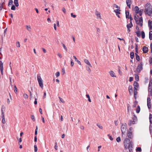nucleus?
Instances as JSON below:
<instances>
[{"mask_svg":"<svg viewBox=\"0 0 152 152\" xmlns=\"http://www.w3.org/2000/svg\"><path fill=\"white\" fill-rule=\"evenodd\" d=\"M124 144L126 149H128L130 152H133V144L132 141L128 138H126L124 141Z\"/></svg>","mask_w":152,"mask_h":152,"instance_id":"obj_1","label":"nucleus"},{"mask_svg":"<svg viewBox=\"0 0 152 152\" xmlns=\"http://www.w3.org/2000/svg\"><path fill=\"white\" fill-rule=\"evenodd\" d=\"M146 14L149 16H152V7L149 3H147L145 6V11H144Z\"/></svg>","mask_w":152,"mask_h":152,"instance_id":"obj_2","label":"nucleus"},{"mask_svg":"<svg viewBox=\"0 0 152 152\" xmlns=\"http://www.w3.org/2000/svg\"><path fill=\"white\" fill-rule=\"evenodd\" d=\"M37 79L40 86L42 88L43 87V80L41 78L40 75H37Z\"/></svg>","mask_w":152,"mask_h":152,"instance_id":"obj_3","label":"nucleus"},{"mask_svg":"<svg viewBox=\"0 0 152 152\" xmlns=\"http://www.w3.org/2000/svg\"><path fill=\"white\" fill-rule=\"evenodd\" d=\"M127 129V125L126 123L123 124L121 127L122 134H123L125 133Z\"/></svg>","mask_w":152,"mask_h":152,"instance_id":"obj_4","label":"nucleus"},{"mask_svg":"<svg viewBox=\"0 0 152 152\" xmlns=\"http://www.w3.org/2000/svg\"><path fill=\"white\" fill-rule=\"evenodd\" d=\"M142 66L143 63L142 62L140 63V64H139L138 65L137 68V72L138 73L140 72L141 71L142 69Z\"/></svg>","mask_w":152,"mask_h":152,"instance_id":"obj_5","label":"nucleus"},{"mask_svg":"<svg viewBox=\"0 0 152 152\" xmlns=\"http://www.w3.org/2000/svg\"><path fill=\"white\" fill-rule=\"evenodd\" d=\"M147 106L148 109H150L151 107V99L150 97L147 98Z\"/></svg>","mask_w":152,"mask_h":152,"instance_id":"obj_6","label":"nucleus"},{"mask_svg":"<svg viewBox=\"0 0 152 152\" xmlns=\"http://www.w3.org/2000/svg\"><path fill=\"white\" fill-rule=\"evenodd\" d=\"M127 136L129 138H132L133 137V132H127Z\"/></svg>","mask_w":152,"mask_h":152,"instance_id":"obj_7","label":"nucleus"},{"mask_svg":"<svg viewBox=\"0 0 152 152\" xmlns=\"http://www.w3.org/2000/svg\"><path fill=\"white\" fill-rule=\"evenodd\" d=\"M142 50L144 53H146L148 51V48L147 47L144 46L143 47Z\"/></svg>","mask_w":152,"mask_h":152,"instance_id":"obj_8","label":"nucleus"},{"mask_svg":"<svg viewBox=\"0 0 152 152\" xmlns=\"http://www.w3.org/2000/svg\"><path fill=\"white\" fill-rule=\"evenodd\" d=\"M148 25L150 29L152 30V21L149 20L148 21Z\"/></svg>","mask_w":152,"mask_h":152,"instance_id":"obj_9","label":"nucleus"},{"mask_svg":"<svg viewBox=\"0 0 152 152\" xmlns=\"http://www.w3.org/2000/svg\"><path fill=\"white\" fill-rule=\"evenodd\" d=\"M151 89H152V80H151V79H150L148 86V91H149V90Z\"/></svg>","mask_w":152,"mask_h":152,"instance_id":"obj_10","label":"nucleus"},{"mask_svg":"<svg viewBox=\"0 0 152 152\" xmlns=\"http://www.w3.org/2000/svg\"><path fill=\"white\" fill-rule=\"evenodd\" d=\"M134 10L136 13L137 14L139 13V8L137 6H136L134 8Z\"/></svg>","mask_w":152,"mask_h":152,"instance_id":"obj_11","label":"nucleus"},{"mask_svg":"<svg viewBox=\"0 0 152 152\" xmlns=\"http://www.w3.org/2000/svg\"><path fill=\"white\" fill-rule=\"evenodd\" d=\"M133 25L132 23V21H131L130 23L128 24H127L126 25V27L128 29H129L130 28H131Z\"/></svg>","mask_w":152,"mask_h":152,"instance_id":"obj_12","label":"nucleus"},{"mask_svg":"<svg viewBox=\"0 0 152 152\" xmlns=\"http://www.w3.org/2000/svg\"><path fill=\"white\" fill-rule=\"evenodd\" d=\"M129 93L131 94V93H132L133 91L132 89V86H129Z\"/></svg>","mask_w":152,"mask_h":152,"instance_id":"obj_13","label":"nucleus"},{"mask_svg":"<svg viewBox=\"0 0 152 152\" xmlns=\"http://www.w3.org/2000/svg\"><path fill=\"white\" fill-rule=\"evenodd\" d=\"M84 62L86 64L92 67V66L88 60L85 59L84 60Z\"/></svg>","mask_w":152,"mask_h":152,"instance_id":"obj_14","label":"nucleus"},{"mask_svg":"<svg viewBox=\"0 0 152 152\" xmlns=\"http://www.w3.org/2000/svg\"><path fill=\"white\" fill-rule=\"evenodd\" d=\"M110 76L112 77H116V76L115 75L114 72L113 71H110L109 72Z\"/></svg>","mask_w":152,"mask_h":152,"instance_id":"obj_15","label":"nucleus"},{"mask_svg":"<svg viewBox=\"0 0 152 152\" xmlns=\"http://www.w3.org/2000/svg\"><path fill=\"white\" fill-rule=\"evenodd\" d=\"M126 17V18H129V11L125 10Z\"/></svg>","mask_w":152,"mask_h":152,"instance_id":"obj_16","label":"nucleus"},{"mask_svg":"<svg viewBox=\"0 0 152 152\" xmlns=\"http://www.w3.org/2000/svg\"><path fill=\"white\" fill-rule=\"evenodd\" d=\"M133 85L134 86V88H138V87L139 86L138 83L136 81L134 82Z\"/></svg>","mask_w":152,"mask_h":152,"instance_id":"obj_17","label":"nucleus"},{"mask_svg":"<svg viewBox=\"0 0 152 152\" xmlns=\"http://www.w3.org/2000/svg\"><path fill=\"white\" fill-rule=\"evenodd\" d=\"M137 88H134V96H136L137 94Z\"/></svg>","mask_w":152,"mask_h":152,"instance_id":"obj_18","label":"nucleus"},{"mask_svg":"<svg viewBox=\"0 0 152 152\" xmlns=\"http://www.w3.org/2000/svg\"><path fill=\"white\" fill-rule=\"evenodd\" d=\"M14 3L16 7H18L19 6V3L18 0H14Z\"/></svg>","mask_w":152,"mask_h":152,"instance_id":"obj_19","label":"nucleus"},{"mask_svg":"<svg viewBox=\"0 0 152 152\" xmlns=\"http://www.w3.org/2000/svg\"><path fill=\"white\" fill-rule=\"evenodd\" d=\"M149 121L150 124H152V114H150L149 117Z\"/></svg>","mask_w":152,"mask_h":152,"instance_id":"obj_20","label":"nucleus"},{"mask_svg":"<svg viewBox=\"0 0 152 152\" xmlns=\"http://www.w3.org/2000/svg\"><path fill=\"white\" fill-rule=\"evenodd\" d=\"M149 38L150 40H152V31H150L149 33Z\"/></svg>","mask_w":152,"mask_h":152,"instance_id":"obj_21","label":"nucleus"},{"mask_svg":"<svg viewBox=\"0 0 152 152\" xmlns=\"http://www.w3.org/2000/svg\"><path fill=\"white\" fill-rule=\"evenodd\" d=\"M3 69V63L1 61H0V69Z\"/></svg>","mask_w":152,"mask_h":152,"instance_id":"obj_22","label":"nucleus"},{"mask_svg":"<svg viewBox=\"0 0 152 152\" xmlns=\"http://www.w3.org/2000/svg\"><path fill=\"white\" fill-rule=\"evenodd\" d=\"M140 106L139 105H138L137 107V108L136 110V113H138L140 111Z\"/></svg>","mask_w":152,"mask_h":152,"instance_id":"obj_23","label":"nucleus"},{"mask_svg":"<svg viewBox=\"0 0 152 152\" xmlns=\"http://www.w3.org/2000/svg\"><path fill=\"white\" fill-rule=\"evenodd\" d=\"M121 10L119 9H116L115 10H114V11L116 13V14H120V11Z\"/></svg>","mask_w":152,"mask_h":152,"instance_id":"obj_24","label":"nucleus"},{"mask_svg":"<svg viewBox=\"0 0 152 152\" xmlns=\"http://www.w3.org/2000/svg\"><path fill=\"white\" fill-rule=\"evenodd\" d=\"M136 55V59L138 61H139L140 60V58L139 55L137 54V53H135Z\"/></svg>","mask_w":152,"mask_h":152,"instance_id":"obj_25","label":"nucleus"},{"mask_svg":"<svg viewBox=\"0 0 152 152\" xmlns=\"http://www.w3.org/2000/svg\"><path fill=\"white\" fill-rule=\"evenodd\" d=\"M135 33L136 34L137 36L138 37H140L141 36V34L140 31H136L135 32Z\"/></svg>","mask_w":152,"mask_h":152,"instance_id":"obj_26","label":"nucleus"},{"mask_svg":"<svg viewBox=\"0 0 152 152\" xmlns=\"http://www.w3.org/2000/svg\"><path fill=\"white\" fill-rule=\"evenodd\" d=\"M139 18V20H140V21H141V23L140 24V26H142L143 25V19H142V17H140V18Z\"/></svg>","mask_w":152,"mask_h":152,"instance_id":"obj_27","label":"nucleus"},{"mask_svg":"<svg viewBox=\"0 0 152 152\" xmlns=\"http://www.w3.org/2000/svg\"><path fill=\"white\" fill-rule=\"evenodd\" d=\"M126 3L127 4H131L132 3V0H126Z\"/></svg>","mask_w":152,"mask_h":152,"instance_id":"obj_28","label":"nucleus"},{"mask_svg":"<svg viewBox=\"0 0 152 152\" xmlns=\"http://www.w3.org/2000/svg\"><path fill=\"white\" fill-rule=\"evenodd\" d=\"M14 92L15 93H17L18 92V89L15 86V85H14Z\"/></svg>","mask_w":152,"mask_h":152,"instance_id":"obj_29","label":"nucleus"},{"mask_svg":"<svg viewBox=\"0 0 152 152\" xmlns=\"http://www.w3.org/2000/svg\"><path fill=\"white\" fill-rule=\"evenodd\" d=\"M130 58L131 59H133L134 58V53L133 52H132L130 53Z\"/></svg>","mask_w":152,"mask_h":152,"instance_id":"obj_30","label":"nucleus"},{"mask_svg":"<svg viewBox=\"0 0 152 152\" xmlns=\"http://www.w3.org/2000/svg\"><path fill=\"white\" fill-rule=\"evenodd\" d=\"M135 78L136 81H138L139 80V77L137 74L135 75Z\"/></svg>","mask_w":152,"mask_h":152,"instance_id":"obj_31","label":"nucleus"},{"mask_svg":"<svg viewBox=\"0 0 152 152\" xmlns=\"http://www.w3.org/2000/svg\"><path fill=\"white\" fill-rule=\"evenodd\" d=\"M142 37V39H144L145 37V34L144 32L142 31L141 32Z\"/></svg>","mask_w":152,"mask_h":152,"instance_id":"obj_32","label":"nucleus"},{"mask_svg":"<svg viewBox=\"0 0 152 152\" xmlns=\"http://www.w3.org/2000/svg\"><path fill=\"white\" fill-rule=\"evenodd\" d=\"M136 53L137 54L138 53V45L137 44H136L135 48Z\"/></svg>","mask_w":152,"mask_h":152,"instance_id":"obj_33","label":"nucleus"},{"mask_svg":"<svg viewBox=\"0 0 152 152\" xmlns=\"http://www.w3.org/2000/svg\"><path fill=\"white\" fill-rule=\"evenodd\" d=\"M34 151L35 152H37V148L36 145L35 144L34 146Z\"/></svg>","mask_w":152,"mask_h":152,"instance_id":"obj_34","label":"nucleus"},{"mask_svg":"<svg viewBox=\"0 0 152 152\" xmlns=\"http://www.w3.org/2000/svg\"><path fill=\"white\" fill-rule=\"evenodd\" d=\"M136 150L137 151L141 152L142 151V149L140 147H138L137 148Z\"/></svg>","mask_w":152,"mask_h":152,"instance_id":"obj_35","label":"nucleus"},{"mask_svg":"<svg viewBox=\"0 0 152 152\" xmlns=\"http://www.w3.org/2000/svg\"><path fill=\"white\" fill-rule=\"evenodd\" d=\"M61 44H62L63 47L64 49H65L66 51H67V48L66 47V46L65 45L64 43H61Z\"/></svg>","mask_w":152,"mask_h":152,"instance_id":"obj_36","label":"nucleus"},{"mask_svg":"<svg viewBox=\"0 0 152 152\" xmlns=\"http://www.w3.org/2000/svg\"><path fill=\"white\" fill-rule=\"evenodd\" d=\"M138 102L137 101H135L134 102V104L133 105V107H136L137 104Z\"/></svg>","mask_w":152,"mask_h":152,"instance_id":"obj_37","label":"nucleus"},{"mask_svg":"<svg viewBox=\"0 0 152 152\" xmlns=\"http://www.w3.org/2000/svg\"><path fill=\"white\" fill-rule=\"evenodd\" d=\"M23 96L25 99H27L28 98V95L26 94H23Z\"/></svg>","mask_w":152,"mask_h":152,"instance_id":"obj_38","label":"nucleus"},{"mask_svg":"<svg viewBox=\"0 0 152 152\" xmlns=\"http://www.w3.org/2000/svg\"><path fill=\"white\" fill-rule=\"evenodd\" d=\"M27 29L28 31H30L31 30V26H26Z\"/></svg>","mask_w":152,"mask_h":152,"instance_id":"obj_39","label":"nucleus"},{"mask_svg":"<svg viewBox=\"0 0 152 152\" xmlns=\"http://www.w3.org/2000/svg\"><path fill=\"white\" fill-rule=\"evenodd\" d=\"M136 23L138 25H140V24L141 23V21H140V20H137V21H135Z\"/></svg>","mask_w":152,"mask_h":152,"instance_id":"obj_40","label":"nucleus"},{"mask_svg":"<svg viewBox=\"0 0 152 152\" xmlns=\"http://www.w3.org/2000/svg\"><path fill=\"white\" fill-rule=\"evenodd\" d=\"M15 9H16V7H15V6L14 5H13L12 6V7H11V10H15Z\"/></svg>","mask_w":152,"mask_h":152,"instance_id":"obj_41","label":"nucleus"},{"mask_svg":"<svg viewBox=\"0 0 152 152\" xmlns=\"http://www.w3.org/2000/svg\"><path fill=\"white\" fill-rule=\"evenodd\" d=\"M5 107L4 106H3L1 109V113L3 112H4V111H5Z\"/></svg>","mask_w":152,"mask_h":152,"instance_id":"obj_42","label":"nucleus"},{"mask_svg":"<svg viewBox=\"0 0 152 152\" xmlns=\"http://www.w3.org/2000/svg\"><path fill=\"white\" fill-rule=\"evenodd\" d=\"M13 3V1L12 0H10L9 1L8 6L12 5Z\"/></svg>","mask_w":152,"mask_h":152,"instance_id":"obj_43","label":"nucleus"},{"mask_svg":"<svg viewBox=\"0 0 152 152\" xmlns=\"http://www.w3.org/2000/svg\"><path fill=\"white\" fill-rule=\"evenodd\" d=\"M139 18V16H137V17L136 15H135L134 17V19L135 20V21L138 20V19Z\"/></svg>","mask_w":152,"mask_h":152,"instance_id":"obj_44","label":"nucleus"},{"mask_svg":"<svg viewBox=\"0 0 152 152\" xmlns=\"http://www.w3.org/2000/svg\"><path fill=\"white\" fill-rule=\"evenodd\" d=\"M86 70L89 72L90 73L91 72V70L88 66H86Z\"/></svg>","mask_w":152,"mask_h":152,"instance_id":"obj_45","label":"nucleus"},{"mask_svg":"<svg viewBox=\"0 0 152 152\" xmlns=\"http://www.w3.org/2000/svg\"><path fill=\"white\" fill-rule=\"evenodd\" d=\"M16 46L17 47H20V44L19 42H17L16 43Z\"/></svg>","mask_w":152,"mask_h":152,"instance_id":"obj_46","label":"nucleus"},{"mask_svg":"<svg viewBox=\"0 0 152 152\" xmlns=\"http://www.w3.org/2000/svg\"><path fill=\"white\" fill-rule=\"evenodd\" d=\"M55 75L56 76V77H57L60 75V72H57L56 73Z\"/></svg>","mask_w":152,"mask_h":152,"instance_id":"obj_47","label":"nucleus"},{"mask_svg":"<svg viewBox=\"0 0 152 152\" xmlns=\"http://www.w3.org/2000/svg\"><path fill=\"white\" fill-rule=\"evenodd\" d=\"M116 141L118 142H119L121 141V138L119 137L116 138Z\"/></svg>","mask_w":152,"mask_h":152,"instance_id":"obj_48","label":"nucleus"},{"mask_svg":"<svg viewBox=\"0 0 152 152\" xmlns=\"http://www.w3.org/2000/svg\"><path fill=\"white\" fill-rule=\"evenodd\" d=\"M96 15L98 17L100 18L101 17L100 14L99 12H97V13L96 14Z\"/></svg>","mask_w":152,"mask_h":152,"instance_id":"obj_49","label":"nucleus"},{"mask_svg":"<svg viewBox=\"0 0 152 152\" xmlns=\"http://www.w3.org/2000/svg\"><path fill=\"white\" fill-rule=\"evenodd\" d=\"M97 126L100 129H102L103 128V127L102 126L100 125L99 124H96Z\"/></svg>","mask_w":152,"mask_h":152,"instance_id":"obj_50","label":"nucleus"},{"mask_svg":"<svg viewBox=\"0 0 152 152\" xmlns=\"http://www.w3.org/2000/svg\"><path fill=\"white\" fill-rule=\"evenodd\" d=\"M2 118V122L3 124H5L6 122L5 118Z\"/></svg>","mask_w":152,"mask_h":152,"instance_id":"obj_51","label":"nucleus"},{"mask_svg":"<svg viewBox=\"0 0 152 152\" xmlns=\"http://www.w3.org/2000/svg\"><path fill=\"white\" fill-rule=\"evenodd\" d=\"M37 130H38V127L37 126L36 127V129L35 130V135H36L37 134Z\"/></svg>","mask_w":152,"mask_h":152,"instance_id":"obj_52","label":"nucleus"},{"mask_svg":"<svg viewBox=\"0 0 152 152\" xmlns=\"http://www.w3.org/2000/svg\"><path fill=\"white\" fill-rule=\"evenodd\" d=\"M132 124V121L131 120H129V122L128 123V124L129 126H130Z\"/></svg>","mask_w":152,"mask_h":152,"instance_id":"obj_53","label":"nucleus"},{"mask_svg":"<svg viewBox=\"0 0 152 152\" xmlns=\"http://www.w3.org/2000/svg\"><path fill=\"white\" fill-rule=\"evenodd\" d=\"M31 119L34 121H35V118L34 115H31Z\"/></svg>","mask_w":152,"mask_h":152,"instance_id":"obj_54","label":"nucleus"},{"mask_svg":"<svg viewBox=\"0 0 152 152\" xmlns=\"http://www.w3.org/2000/svg\"><path fill=\"white\" fill-rule=\"evenodd\" d=\"M136 30L137 31H140V30L139 28L138 27V26H136Z\"/></svg>","mask_w":152,"mask_h":152,"instance_id":"obj_55","label":"nucleus"},{"mask_svg":"<svg viewBox=\"0 0 152 152\" xmlns=\"http://www.w3.org/2000/svg\"><path fill=\"white\" fill-rule=\"evenodd\" d=\"M59 98L60 99V101L61 102L63 103H64V101L63 100L62 98H61L60 97H59Z\"/></svg>","mask_w":152,"mask_h":152,"instance_id":"obj_56","label":"nucleus"},{"mask_svg":"<svg viewBox=\"0 0 152 152\" xmlns=\"http://www.w3.org/2000/svg\"><path fill=\"white\" fill-rule=\"evenodd\" d=\"M71 15L72 17L74 18H75L76 17V15H74L73 13H71Z\"/></svg>","mask_w":152,"mask_h":152,"instance_id":"obj_57","label":"nucleus"},{"mask_svg":"<svg viewBox=\"0 0 152 152\" xmlns=\"http://www.w3.org/2000/svg\"><path fill=\"white\" fill-rule=\"evenodd\" d=\"M150 91L149 96H152V88L151 89V91Z\"/></svg>","mask_w":152,"mask_h":152,"instance_id":"obj_58","label":"nucleus"},{"mask_svg":"<svg viewBox=\"0 0 152 152\" xmlns=\"http://www.w3.org/2000/svg\"><path fill=\"white\" fill-rule=\"evenodd\" d=\"M133 78L132 77H130L129 78V81L130 82H131L133 81Z\"/></svg>","mask_w":152,"mask_h":152,"instance_id":"obj_59","label":"nucleus"},{"mask_svg":"<svg viewBox=\"0 0 152 152\" xmlns=\"http://www.w3.org/2000/svg\"><path fill=\"white\" fill-rule=\"evenodd\" d=\"M133 130V128L132 127H130L129 129V130L128 131V132H133V131H132Z\"/></svg>","mask_w":152,"mask_h":152,"instance_id":"obj_60","label":"nucleus"},{"mask_svg":"<svg viewBox=\"0 0 152 152\" xmlns=\"http://www.w3.org/2000/svg\"><path fill=\"white\" fill-rule=\"evenodd\" d=\"M34 103L35 104H37V98H35V101H34Z\"/></svg>","mask_w":152,"mask_h":152,"instance_id":"obj_61","label":"nucleus"},{"mask_svg":"<svg viewBox=\"0 0 152 152\" xmlns=\"http://www.w3.org/2000/svg\"><path fill=\"white\" fill-rule=\"evenodd\" d=\"M62 11L64 13H65L66 12V9H65L63 7L62 8Z\"/></svg>","mask_w":152,"mask_h":152,"instance_id":"obj_62","label":"nucleus"},{"mask_svg":"<svg viewBox=\"0 0 152 152\" xmlns=\"http://www.w3.org/2000/svg\"><path fill=\"white\" fill-rule=\"evenodd\" d=\"M62 73L64 74L65 73V70L64 69L62 68L61 70Z\"/></svg>","mask_w":152,"mask_h":152,"instance_id":"obj_63","label":"nucleus"},{"mask_svg":"<svg viewBox=\"0 0 152 152\" xmlns=\"http://www.w3.org/2000/svg\"><path fill=\"white\" fill-rule=\"evenodd\" d=\"M150 64H151L152 65V58H151L150 59L149 61Z\"/></svg>","mask_w":152,"mask_h":152,"instance_id":"obj_64","label":"nucleus"}]
</instances>
